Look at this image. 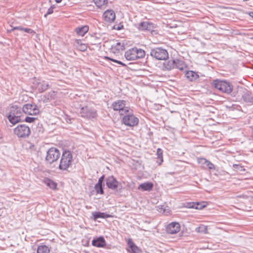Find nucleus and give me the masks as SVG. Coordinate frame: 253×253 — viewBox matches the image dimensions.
<instances>
[{
  "mask_svg": "<svg viewBox=\"0 0 253 253\" xmlns=\"http://www.w3.org/2000/svg\"><path fill=\"white\" fill-rule=\"evenodd\" d=\"M73 162V155L69 150H65L62 152L58 168L61 170L68 171Z\"/></svg>",
  "mask_w": 253,
  "mask_h": 253,
  "instance_id": "nucleus-1",
  "label": "nucleus"
},
{
  "mask_svg": "<svg viewBox=\"0 0 253 253\" xmlns=\"http://www.w3.org/2000/svg\"><path fill=\"white\" fill-rule=\"evenodd\" d=\"M22 114V108L18 107L16 105H12L10 108L7 118L9 121L14 125L21 121V117Z\"/></svg>",
  "mask_w": 253,
  "mask_h": 253,
  "instance_id": "nucleus-2",
  "label": "nucleus"
},
{
  "mask_svg": "<svg viewBox=\"0 0 253 253\" xmlns=\"http://www.w3.org/2000/svg\"><path fill=\"white\" fill-rule=\"evenodd\" d=\"M145 55V52L144 50L133 47L126 51L125 57L127 60H135L143 58Z\"/></svg>",
  "mask_w": 253,
  "mask_h": 253,
  "instance_id": "nucleus-3",
  "label": "nucleus"
},
{
  "mask_svg": "<svg viewBox=\"0 0 253 253\" xmlns=\"http://www.w3.org/2000/svg\"><path fill=\"white\" fill-rule=\"evenodd\" d=\"M213 85L219 91L227 94L230 93L233 88V86L230 83L225 81L214 80L213 82Z\"/></svg>",
  "mask_w": 253,
  "mask_h": 253,
  "instance_id": "nucleus-4",
  "label": "nucleus"
},
{
  "mask_svg": "<svg viewBox=\"0 0 253 253\" xmlns=\"http://www.w3.org/2000/svg\"><path fill=\"white\" fill-rule=\"evenodd\" d=\"M238 91L243 102L249 106L253 105V93L242 86L238 88Z\"/></svg>",
  "mask_w": 253,
  "mask_h": 253,
  "instance_id": "nucleus-5",
  "label": "nucleus"
},
{
  "mask_svg": "<svg viewBox=\"0 0 253 253\" xmlns=\"http://www.w3.org/2000/svg\"><path fill=\"white\" fill-rule=\"evenodd\" d=\"M126 101L124 100H117L112 104V107L114 111H119L121 115L128 113L130 108L126 106Z\"/></svg>",
  "mask_w": 253,
  "mask_h": 253,
  "instance_id": "nucleus-6",
  "label": "nucleus"
},
{
  "mask_svg": "<svg viewBox=\"0 0 253 253\" xmlns=\"http://www.w3.org/2000/svg\"><path fill=\"white\" fill-rule=\"evenodd\" d=\"M60 155V152L58 149L55 147H51L46 152L45 161L51 164L58 160Z\"/></svg>",
  "mask_w": 253,
  "mask_h": 253,
  "instance_id": "nucleus-7",
  "label": "nucleus"
},
{
  "mask_svg": "<svg viewBox=\"0 0 253 253\" xmlns=\"http://www.w3.org/2000/svg\"><path fill=\"white\" fill-rule=\"evenodd\" d=\"M80 113L82 118L89 120L95 118L97 116L96 110L88 106L82 107Z\"/></svg>",
  "mask_w": 253,
  "mask_h": 253,
  "instance_id": "nucleus-8",
  "label": "nucleus"
},
{
  "mask_svg": "<svg viewBox=\"0 0 253 253\" xmlns=\"http://www.w3.org/2000/svg\"><path fill=\"white\" fill-rule=\"evenodd\" d=\"M123 117L122 121L123 123L128 126H136L139 122V119L133 114L130 112L125 114Z\"/></svg>",
  "mask_w": 253,
  "mask_h": 253,
  "instance_id": "nucleus-9",
  "label": "nucleus"
},
{
  "mask_svg": "<svg viewBox=\"0 0 253 253\" xmlns=\"http://www.w3.org/2000/svg\"><path fill=\"white\" fill-rule=\"evenodd\" d=\"M151 55L157 60H166L169 57L168 51L162 48L157 47L152 49L150 52Z\"/></svg>",
  "mask_w": 253,
  "mask_h": 253,
  "instance_id": "nucleus-10",
  "label": "nucleus"
},
{
  "mask_svg": "<svg viewBox=\"0 0 253 253\" xmlns=\"http://www.w3.org/2000/svg\"><path fill=\"white\" fill-rule=\"evenodd\" d=\"M14 132L18 137L25 138L30 135L31 130L29 126L22 124L17 126L14 129Z\"/></svg>",
  "mask_w": 253,
  "mask_h": 253,
  "instance_id": "nucleus-11",
  "label": "nucleus"
},
{
  "mask_svg": "<svg viewBox=\"0 0 253 253\" xmlns=\"http://www.w3.org/2000/svg\"><path fill=\"white\" fill-rule=\"evenodd\" d=\"M23 113L29 115H36L39 113V109L35 104L27 103L22 107Z\"/></svg>",
  "mask_w": 253,
  "mask_h": 253,
  "instance_id": "nucleus-12",
  "label": "nucleus"
},
{
  "mask_svg": "<svg viewBox=\"0 0 253 253\" xmlns=\"http://www.w3.org/2000/svg\"><path fill=\"white\" fill-rule=\"evenodd\" d=\"M105 181L107 187L112 190H117L120 184L119 182L112 175L107 177Z\"/></svg>",
  "mask_w": 253,
  "mask_h": 253,
  "instance_id": "nucleus-13",
  "label": "nucleus"
},
{
  "mask_svg": "<svg viewBox=\"0 0 253 253\" xmlns=\"http://www.w3.org/2000/svg\"><path fill=\"white\" fill-rule=\"evenodd\" d=\"M104 20L108 22L111 23L113 22L116 18L115 12L111 9L106 10L103 15Z\"/></svg>",
  "mask_w": 253,
  "mask_h": 253,
  "instance_id": "nucleus-14",
  "label": "nucleus"
},
{
  "mask_svg": "<svg viewBox=\"0 0 253 253\" xmlns=\"http://www.w3.org/2000/svg\"><path fill=\"white\" fill-rule=\"evenodd\" d=\"M198 163L201 165V166L204 168H208L210 169H215L214 165L210 161L207 160L205 158H200L198 159Z\"/></svg>",
  "mask_w": 253,
  "mask_h": 253,
  "instance_id": "nucleus-15",
  "label": "nucleus"
},
{
  "mask_svg": "<svg viewBox=\"0 0 253 253\" xmlns=\"http://www.w3.org/2000/svg\"><path fill=\"white\" fill-rule=\"evenodd\" d=\"M91 244L93 246L97 248H103L106 246V242L102 236L94 238L92 241Z\"/></svg>",
  "mask_w": 253,
  "mask_h": 253,
  "instance_id": "nucleus-16",
  "label": "nucleus"
},
{
  "mask_svg": "<svg viewBox=\"0 0 253 253\" xmlns=\"http://www.w3.org/2000/svg\"><path fill=\"white\" fill-rule=\"evenodd\" d=\"M137 27L139 30L152 31L153 29V25L152 23L147 21H143L138 24Z\"/></svg>",
  "mask_w": 253,
  "mask_h": 253,
  "instance_id": "nucleus-17",
  "label": "nucleus"
},
{
  "mask_svg": "<svg viewBox=\"0 0 253 253\" xmlns=\"http://www.w3.org/2000/svg\"><path fill=\"white\" fill-rule=\"evenodd\" d=\"M127 243L130 248L128 252L131 253H141V250L135 245L131 239H128Z\"/></svg>",
  "mask_w": 253,
  "mask_h": 253,
  "instance_id": "nucleus-18",
  "label": "nucleus"
},
{
  "mask_svg": "<svg viewBox=\"0 0 253 253\" xmlns=\"http://www.w3.org/2000/svg\"><path fill=\"white\" fill-rule=\"evenodd\" d=\"M185 77L190 81H193L199 78V75L193 71H184Z\"/></svg>",
  "mask_w": 253,
  "mask_h": 253,
  "instance_id": "nucleus-19",
  "label": "nucleus"
},
{
  "mask_svg": "<svg viewBox=\"0 0 253 253\" xmlns=\"http://www.w3.org/2000/svg\"><path fill=\"white\" fill-rule=\"evenodd\" d=\"M153 187V184L152 183L150 182H144L140 184L138 187V190H142L143 191H150L152 190Z\"/></svg>",
  "mask_w": 253,
  "mask_h": 253,
  "instance_id": "nucleus-20",
  "label": "nucleus"
},
{
  "mask_svg": "<svg viewBox=\"0 0 253 253\" xmlns=\"http://www.w3.org/2000/svg\"><path fill=\"white\" fill-rule=\"evenodd\" d=\"M93 219L96 220L98 218H107L111 217L112 216L109 214L99 211H95L92 212Z\"/></svg>",
  "mask_w": 253,
  "mask_h": 253,
  "instance_id": "nucleus-21",
  "label": "nucleus"
},
{
  "mask_svg": "<svg viewBox=\"0 0 253 253\" xmlns=\"http://www.w3.org/2000/svg\"><path fill=\"white\" fill-rule=\"evenodd\" d=\"M89 27L87 25L79 27L75 29V32L78 35L84 36L88 31Z\"/></svg>",
  "mask_w": 253,
  "mask_h": 253,
  "instance_id": "nucleus-22",
  "label": "nucleus"
},
{
  "mask_svg": "<svg viewBox=\"0 0 253 253\" xmlns=\"http://www.w3.org/2000/svg\"><path fill=\"white\" fill-rule=\"evenodd\" d=\"M49 87V84L45 81H42L40 83L38 87V89L39 92H43L48 89Z\"/></svg>",
  "mask_w": 253,
  "mask_h": 253,
  "instance_id": "nucleus-23",
  "label": "nucleus"
},
{
  "mask_svg": "<svg viewBox=\"0 0 253 253\" xmlns=\"http://www.w3.org/2000/svg\"><path fill=\"white\" fill-rule=\"evenodd\" d=\"M175 68H177L180 71H184L186 69V65L183 61L177 59L175 60Z\"/></svg>",
  "mask_w": 253,
  "mask_h": 253,
  "instance_id": "nucleus-24",
  "label": "nucleus"
},
{
  "mask_svg": "<svg viewBox=\"0 0 253 253\" xmlns=\"http://www.w3.org/2000/svg\"><path fill=\"white\" fill-rule=\"evenodd\" d=\"M200 205L199 203H186L184 204L183 207L188 208H193L196 209H201L202 208L204 207V206H201L199 207Z\"/></svg>",
  "mask_w": 253,
  "mask_h": 253,
  "instance_id": "nucleus-25",
  "label": "nucleus"
},
{
  "mask_svg": "<svg viewBox=\"0 0 253 253\" xmlns=\"http://www.w3.org/2000/svg\"><path fill=\"white\" fill-rule=\"evenodd\" d=\"M163 150L160 148H158L157 151V163L159 165H161L163 162Z\"/></svg>",
  "mask_w": 253,
  "mask_h": 253,
  "instance_id": "nucleus-26",
  "label": "nucleus"
},
{
  "mask_svg": "<svg viewBox=\"0 0 253 253\" xmlns=\"http://www.w3.org/2000/svg\"><path fill=\"white\" fill-rule=\"evenodd\" d=\"M45 183L52 190H55L57 188L56 183L49 178H47L45 180Z\"/></svg>",
  "mask_w": 253,
  "mask_h": 253,
  "instance_id": "nucleus-27",
  "label": "nucleus"
},
{
  "mask_svg": "<svg viewBox=\"0 0 253 253\" xmlns=\"http://www.w3.org/2000/svg\"><path fill=\"white\" fill-rule=\"evenodd\" d=\"M49 252L48 247L45 245L39 246L37 249V253H49Z\"/></svg>",
  "mask_w": 253,
  "mask_h": 253,
  "instance_id": "nucleus-28",
  "label": "nucleus"
},
{
  "mask_svg": "<svg viewBox=\"0 0 253 253\" xmlns=\"http://www.w3.org/2000/svg\"><path fill=\"white\" fill-rule=\"evenodd\" d=\"M164 67L167 70H170L174 68V59L164 63Z\"/></svg>",
  "mask_w": 253,
  "mask_h": 253,
  "instance_id": "nucleus-29",
  "label": "nucleus"
},
{
  "mask_svg": "<svg viewBox=\"0 0 253 253\" xmlns=\"http://www.w3.org/2000/svg\"><path fill=\"white\" fill-rule=\"evenodd\" d=\"M94 189L97 194L102 195L104 193L103 184L97 183L95 185Z\"/></svg>",
  "mask_w": 253,
  "mask_h": 253,
  "instance_id": "nucleus-30",
  "label": "nucleus"
},
{
  "mask_svg": "<svg viewBox=\"0 0 253 253\" xmlns=\"http://www.w3.org/2000/svg\"><path fill=\"white\" fill-rule=\"evenodd\" d=\"M195 231L198 233L207 234L208 233V228L207 226L201 224L199 227L196 228Z\"/></svg>",
  "mask_w": 253,
  "mask_h": 253,
  "instance_id": "nucleus-31",
  "label": "nucleus"
},
{
  "mask_svg": "<svg viewBox=\"0 0 253 253\" xmlns=\"http://www.w3.org/2000/svg\"><path fill=\"white\" fill-rule=\"evenodd\" d=\"M166 230L168 233L171 234H174V222H171L170 223L167 225L166 227Z\"/></svg>",
  "mask_w": 253,
  "mask_h": 253,
  "instance_id": "nucleus-32",
  "label": "nucleus"
},
{
  "mask_svg": "<svg viewBox=\"0 0 253 253\" xmlns=\"http://www.w3.org/2000/svg\"><path fill=\"white\" fill-rule=\"evenodd\" d=\"M93 1L98 7H102L107 3V0H93Z\"/></svg>",
  "mask_w": 253,
  "mask_h": 253,
  "instance_id": "nucleus-33",
  "label": "nucleus"
},
{
  "mask_svg": "<svg viewBox=\"0 0 253 253\" xmlns=\"http://www.w3.org/2000/svg\"><path fill=\"white\" fill-rule=\"evenodd\" d=\"M115 47L117 50H123L125 49V44L124 42H118L116 43Z\"/></svg>",
  "mask_w": 253,
  "mask_h": 253,
  "instance_id": "nucleus-34",
  "label": "nucleus"
},
{
  "mask_svg": "<svg viewBox=\"0 0 253 253\" xmlns=\"http://www.w3.org/2000/svg\"><path fill=\"white\" fill-rule=\"evenodd\" d=\"M50 94H45L41 96V100L43 103L48 102L49 100Z\"/></svg>",
  "mask_w": 253,
  "mask_h": 253,
  "instance_id": "nucleus-35",
  "label": "nucleus"
},
{
  "mask_svg": "<svg viewBox=\"0 0 253 253\" xmlns=\"http://www.w3.org/2000/svg\"><path fill=\"white\" fill-rule=\"evenodd\" d=\"M105 59H107L111 60L114 62L117 63L118 64L121 65L122 66H124V67H125L126 66L125 63H123L122 62L117 60H116V59H114L113 58H111L108 56H105Z\"/></svg>",
  "mask_w": 253,
  "mask_h": 253,
  "instance_id": "nucleus-36",
  "label": "nucleus"
},
{
  "mask_svg": "<svg viewBox=\"0 0 253 253\" xmlns=\"http://www.w3.org/2000/svg\"><path fill=\"white\" fill-rule=\"evenodd\" d=\"M184 228L185 227L184 225H183V227L181 232H178V234H176L175 235V238H176L177 239H180L181 237L184 236V234L185 233Z\"/></svg>",
  "mask_w": 253,
  "mask_h": 253,
  "instance_id": "nucleus-37",
  "label": "nucleus"
},
{
  "mask_svg": "<svg viewBox=\"0 0 253 253\" xmlns=\"http://www.w3.org/2000/svg\"><path fill=\"white\" fill-rule=\"evenodd\" d=\"M184 228L185 227L184 225H183V227L181 232H178V234H176L175 235V238H176L177 239H180L181 237L184 236V234L185 233Z\"/></svg>",
  "mask_w": 253,
  "mask_h": 253,
  "instance_id": "nucleus-38",
  "label": "nucleus"
},
{
  "mask_svg": "<svg viewBox=\"0 0 253 253\" xmlns=\"http://www.w3.org/2000/svg\"><path fill=\"white\" fill-rule=\"evenodd\" d=\"M181 225L178 222H175V235L180 231Z\"/></svg>",
  "mask_w": 253,
  "mask_h": 253,
  "instance_id": "nucleus-39",
  "label": "nucleus"
},
{
  "mask_svg": "<svg viewBox=\"0 0 253 253\" xmlns=\"http://www.w3.org/2000/svg\"><path fill=\"white\" fill-rule=\"evenodd\" d=\"M36 120H37V118L34 117H26L25 119V121L29 123H31L34 122Z\"/></svg>",
  "mask_w": 253,
  "mask_h": 253,
  "instance_id": "nucleus-40",
  "label": "nucleus"
},
{
  "mask_svg": "<svg viewBox=\"0 0 253 253\" xmlns=\"http://www.w3.org/2000/svg\"><path fill=\"white\" fill-rule=\"evenodd\" d=\"M23 32H25L27 33L31 34H34L35 33V31L33 30L32 29L28 28H23Z\"/></svg>",
  "mask_w": 253,
  "mask_h": 253,
  "instance_id": "nucleus-41",
  "label": "nucleus"
},
{
  "mask_svg": "<svg viewBox=\"0 0 253 253\" xmlns=\"http://www.w3.org/2000/svg\"><path fill=\"white\" fill-rule=\"evenodd\" d=\"M54 7L50 6L47 10L46 13L44 14V16L46 17L47 15L51 14L53 12Z\"/></svg>",
  "mask_w": 253,
  "mask_h": 253,
  "instance_id": "nucleus-42",
  "label": "nucleus"
},
{
  "mask_svg": "<svg viewBox=\"0 0 253 253\" xmlns=\"http://www.w3.org/2000/svg\"><path fill=\"white\" fill-rule=\"evenodd\" d=\"M24 27L22 26H16L12 27V29L10 31H13L14 30H19L23 32Z\"/></svg>",
  "mask_w": 253,
  "mask_h": 253,
  "instance_id": "nucleus-43",
  "label": "nucleus"
},
{
  "mask_svg": "<svg viewBox=\"0 0 253 253\" xmlns=\"http://www.w3.org/2000/svg\"><path fill=\"white\" fill-rule=\"evenodd\" d=\"M79 49L82 51H84L86 50L87 49V46L84 44L83 43L82 45H81L79 47H78Z\"/></svg>",
  "mask_w": 253,
  "mask_h": 253,
  "instance_id": "nucleus-44",
  "label": "nucleus"
},
{
  "mask_svg": "<svg viewBox=\"0 0 253 253\" xmlns=\"http://www.w3.org/2000/svg\"><path fill=\"white\" fill-rule=\"evenodd\" d=\"M166 207H164V206H158L157 207V210L160 212H162L163 213L164 212V210H165Z\"/></svg>",
  "mask_w": 253,
  "mask_h": 253,
  "instance_id": "nucleus-45",
  "label": "nucleus"
},
{
  "mask_svg": "<svg viewBox=\"0 0 253 253\" xmlns=\"http://www.w3.org/2000/svg\"><path fill=\"white\" fill-rule=\"evenodd\" d=\"M77 47H79L81 45L83 44L81 40H76L75 41Z\"/></svg>",
  "mask_w": 253,
  "mask_h": 253,
  "instance_id": "nucleus-46",
  "label": "nucleus"
},
{
  "mask_svg": "<svg viewBox=\"0 0 253 253\" xmlns=\"http://www.w3.org/2000/svg\"><path fill=\"white\" fill-rule=\"evenodd\" d=\"M104 178H105V176L104 175H103L102 176H101L99 179H98V182L97 183H100V184H103V181L104 180Z\"/></svg>",
  "mask_w": 253,
  "mask_h": 253,
  "instance_id": "nucleus-47",
  "label": "nucleus"
},
{
  "mask_svg": "<svg viewBox=\"0 0 253 253\" xmlns=\"http://www.w3.org/2000/svg\"><path fill=\"white\" fill-rule=\"evenodd\" d=\"M170 211H171L169 209L166 208V207L165 210H164L163 213L165 214V215H169V214H170Z\"/></svg>",
  "mask_w": 253,
  "mask_h": 253,
  "instance_id": "nucleus-48",
  "label": "nucleus"
},
{
  "mask_svg": "<svg viewBox=\"0 0 253 253\" xmlns=\"http://www.w3.org/2000/svg\"><path fill=\"white\" fill-rule=\"evenodd\" d=\"M47 94H50L49 100L54 98V96H55V92L54 91L48 92Z\"/></svg>",
  "mask_w": 253,
  "mask_h": 253,
  "instance_id": "nucleus-49",
  "label": "nucleus"
},
{
  "mask_svg": "<svg viewBox=\"0 0 253 253\" xmlns=\"http://www.w3.org/2000/svg\"><path fill=\"white\" fill-rule=\"evenodd\" d=\"M170 175V174H169L167 175V177H166V182H167V183L168 184H169V185H172V183L170 182L169 181V176Z\"/></svg>",
  "mask_w": 253,
  "mask_h": 253,
  "instance_id": "nucleus-50",
  "label": "nucleus"
},
{
  "mask_svg": "<svg viewBox=\"0 0 253 253\" xmlns=\"http://www.w3.org/2000/svg\"><path fill=\"white\" fill-rule=\"evenodd\" d=\"M233 168L236 169H240V168H241V169L242 168V167L241 166H240L239 165H237V164L233 165Z\"/></svg>",
  "mask_w": 253,
  "mask_h": 253,
  "instance_id": "nucleus-51",
  "label": "nucleus"
},
{
  "mask_svg": "<svg viewBox=\"0 0 253 253\" xmlns=\"http://www.w3.org/2000/svg\"><path fill=\"white\" fill-rule=\"evenodd\" d=\"M55 1L57 2V3H60L62 0H55Z\"/></svg>",
  "mask_w": 253,
  "mask_h": 253,
  "instance_id": "nucleus-52",
  "label": "nucleus"
},
{
  "mask_svg": "<svg viewBox=\"0 0 253 253\" xmlns=\"http://www.w3.org/2000/svg\"><path fill=\"white\" fill-rule=\"evenodd\" d=\"M250 15L253 18V12H251L250 13Z\"/></svg>",
  "mask_w": 253,
  "mask_h": 253,
  "instance_id": "nucleus-53",
  "label": "nucleus"
},
{
  "mask_svg": "<svg viewBox=\"0 0 253 253\" xmlns=\"http://www.w3.org/2000/svg\"><path fill=\"white\" fill-rule=\"evenodd\" d=\"M251 128H252V131L253 132V126L251 127Z\"/></svg>",
  "mask_w": 253,
  "mask_h": 253,
  "instance_id": "nucleus-54",
  "label": "nucleus"
},
{
  "mask_svg": "<svg viewBox=\"0 0 253 253\" xmlns=\"http://www.w3.org/2000/svg\"><path fill=\"white\" fill-rule=\"evenodd\" d=\"M175 10H177V11H180V9H176L175 8Z\"/></svg>",
  "mask_w": 253,
  "mask_h": 253,
  "instance_id": "nucleus-55",
  "label": "nucleus"
},
{
  "mask_svg": "<svg viewBox=\"0 0 253 253\" xmlns=\"http://www.w3.org/2000/svg\"><path fill=\"white\" fill-rule=\"evenodd\" d=\"M176 27H177V25H176V24H175L174 27H175V28H176Z\"/></svg>",
  "mask_w": 253,
  "mask_h": 253,
  "instance_id": "nucleus-56",
  "label": "nucleus"
}]
</instances>
